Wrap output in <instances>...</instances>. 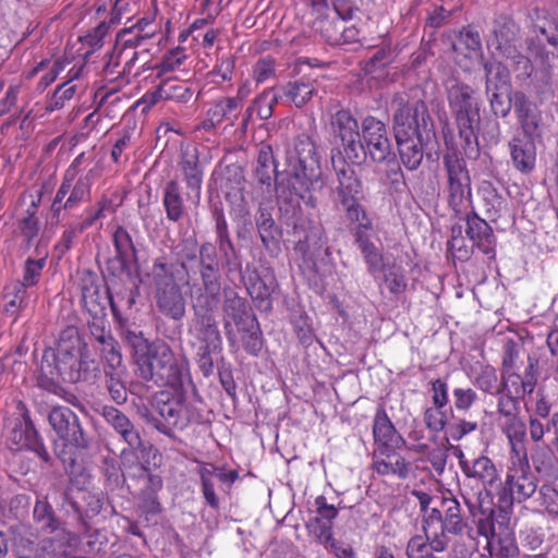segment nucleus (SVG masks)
<instances>
[{
    "mask_svg": "<svg viewBox=\"0 0 558 558\" xmlns=\"http://www.w3.org/2000/svg\"><path fill=\"white\" fill-rule=\"evenodd\" d=\"M100 376L99 363L92 357L88 345L74 326L65 327L56 348H46L38 366L36 385L73 403L76 397L68 393L60 380L70 384H94Z\"/></svg>",
    "mask_w": 558,
    "mask_h": 558,
    "instance_id": "1",
    "label": "nucleus"
},
{
    "mask_svg": "<svg viewBox=\"0 0 558 558\" xmlns=\"http://www.w3.org/2000/svg\"><path fill=\"white\" fill-rule=\"evenodd\" d=\"M391 110V128L399 158L408 170H417L424 158V148L436 138L427 105L421 99H410L407 94H396Z\"/></svg>",
    "mask_w": 558,
    "mask_h": 558,
    "instance_id": "2",
    "label": "nucleus"
},
{
    "mask_svg": "<svg viewBox=\"0 0 558 558\" xmlns=\"http://www.w3.org/2000/svg\"><path fill=\"white\" fill-rule=\"evenodd\" d=\"M448 105L457 126L463 154L476 158L480 154L478 135L497 143L500 137L499 121L481 118V100L470 85L456 81L447 88Z\"/></svg>",
    "mask_w": 558,
    "mask_h": 558,
    "instance_id": "3",
    "label": "nucleus"
},
{
    "mask_svg": "<svg viewBox=\"0 0 558 558\" xmlns=\"http://www.w3.org/2000/svg\"><path fill=\"white\" fill-rule=\"evenodd\" d=\"M288 182L294 194L311 208H316V191L324 186L320 157L314 141L307 135L295 138L293 148L287 153Z\"/></svg>",
    "mask_w": 558,
    "mask_h": 558,
    "instance_id": "4",
    "label": "nucleus"
},
{
    "mask_svg": "<svg viewBox=\"0 0 558 558\" xmlns=\"http://www.w3.org/2000/svg\"><path fill=\"white\" fill-rule=\"evenodd\" d=\"M189 390L156 392L151 398V410L145 408L141 411V416L159 433L175 439V430L182 432L204 421L202 411L187 400Z\"/></svg>",
    "mask_w": 558,
    "mask_h": 558,
    "instance_id": "5",
    "label": "nucleus"
},
{
    "mask_svg": "<svg viewBox=\"0 0 558 558\" xmlns=\"http://www.w3.org/2000/svg\"><path fill=\"white\" fill-rule=\"evenodd\" d=\"M179 167L189 191L183 193L175 179L168 181L162 190V206L167 219L171 222H179L186 215V202L192 201L197 204L201 199L203 170L197 154L183 153Z\"/></svg>",
    "mask_w": 558,
    "mask_h": 558,
    "instance_id": "6",
    "label": "nucleus"
},
{
    "mask_svg": "<svg viewBox=\"0 0 558 558\" xmlns=\"http://www.w3.org/2000/svg\"><path fill=\"white\" fill-rule=\"evenodd\" d=\"M51 429L56 433L58 440L53 441V452L56 457L63 463L70 461L74 463V459L69 457V452H83L90 448L92 434L87 429L81 417L68 407H53L47 416Z\"/></svg>",
    "mask_w": 558,
    "mask_h": 558,
    "instance_id": "7",
    "label": "nucleus"
},
{
    "mask_svg": "<svg viewBox=\"0 0 558 558\" xmlns=\"http://www.w3.org/2000/svg\"><path fill=\"white\" fill-rule=\"evenodd\" d=\"M529 16V35L524 39L526 54L546 72V83L549 85L556 54L547 47L558 51V19L539 8L533 9Z\"/></svg>",
    "mask_w": 558,
    "mask_h": 558,
    "instance_id": "8",
    "label": "nucleus"
},
{
    "mask_svg": "<svg viewBox=\"0 0 558 558\" xmlns=\"http://www.w3.org/2000/svg\"><path fill=\"white\" fill-rule=\"evenodd\" d=\"M151 276L158 310L168 318L181 320L185 316L186 301L178 282L181 279L180 266L158 257L154 260Z\"/></svg>",
    "mask_w": 558,
    "mask_h": 558,
    "instance_id": "9",
    "label": "nucleus"
},
{
    "mask_svg": "<svg viewBox=\"0 0 558 558\" xmlns=\"http://www.w3.org/2000/svg\"><path fill=\"white\" fill-rule=\"evenodd\" d=\"M520 33L519 24L511 16L500 14L493 21L487 45L494 47L499 56L511 61L514 70H521L522 74L529 77L533 71V63L530 57L521 51Z\"/></svg>",
    "mask_w": 558,
    "mask_h": 558,
    "instance_id": "10",
    "label": "nucleus"
},
{
    "mask_svg": "<svg viewBox=\"0 0 558 558\" xmlns=\"http://www.w3.org/2000/svg\"><path fill=\"white\" fill-rule=\"evenodd\" d=\"M445 146L442 162L447 175L448 204L458 214L465 202H472L471 177L453 140L445 137Z\"/></svg>",
    "mask_w": 558,
    "mask_h": 558,
    "instance_id": "11",
    "label": "nucleus"
},
{
    "mask_svg": "<svg viewBox=\"0 0 558 558\" xmlns=\"http://www.w3.org/2000/svg\"><path fill=\"white\" fill-rule=\"evenodd\" d=\"M331 165L338 182L336 186L337 202L345 213L347 219L365 218V209L360 204L363 194L362 181L355 170L344 160L340 151L338 158L332 154Z\"/></svg>",
    "mask_w": 558,
    "mask_h": 558,
    "instance_id": "12",
    "label": "nucleus"
},
{
    "mask_svg": "<svg viewBox=\"0 0 558 558\" xmlns=\"http://www.w3.org/2000/svg\"><path fill=\"white\" fill-rule=\"evenodd\" d=\"M220 301V299L192 296L193 317L189 332L208 347H221L222 339L216 319Z\"/></svg>",
    "mask_w": 558,
    "mask_h": 558,
    "instance_id": "13",
    "label": "nucleus"
},
{
    "mask_svg": "<svg viewBox=\"0 0 558 558\" xmlns=\"http://www.w3.org/2000/svg\"><path fill=\"white\" fill-rule=\"evenodd\" d=\"M123 341L132 351L136 375L146 380L156 383V375L160 371L161 350L167 347L165 341L150 342L142 331H128Z\"/></svg>",
    "mask_w": 558,
    "mask_h": 558,
    "instance_id": "14",
    "label": "nucleus"
},
{
    "mask_svg": "<svg viewBox=\"0 0 558 558\" xmlns=\"http://www.w3.org/2000/svg\"><path fill=\"white\" fill-rule=\"evenodd\" d=\"M17 410L21 411V418L14 422L13 427L7 435L8 448L12 451H33L43 462L51 464L52 458L45 446L44 439L36 429L25 403L20 401Z\"/></svg>",
    "mask_w": 558,
    "mask_h": 558,
    "instance_id": "15",
    "label": "nucleus"
},
{
    "mask_svg": "<svg viewBox=\"0 0 558 558\" xmlns=\"http://www.w3.org/2000/svg\"><path fill=\"white\" fill-rule=\"evenodd\" d=\"M538 486V480L529 468L507 474L505 482L496 493L500 517L506 519L512 511L514 502L521 504L531 498Z\"/></svg>",
    "mask_w": 558,
    "mask_h": 558,
    "instance_id": "16",
    "label": "nucleus"
},
{
    "mask_svg": "<svg viewBox=\"0 0 558 558\" xmlns=\"http://www.w3.org/2000/svg\"><path fill=\"white\" fill-rule=\"evenodd\" d=\"M142 280L137 276L129 274V280L121 282L110 281L109 305L116 322L119 324L122 340L128 331H141L135 324L129 322L123 313L132 311L141 295L140 286Z\"/></svg>",
    "mask_w": 558,
    "mask_h": 558,
    "instance_id": "17",
    "label": "nucleus"
},
{
    "mask_svg": "<svg viewBox=\"0 0 558 558\" xmlns=\"http://www.w3.org/2000/svg\"><path fill=\"white\" fill-rule=\"evenodd\" d=\"M364 148L368 159L374 163H383L389 156L395 155L388 126L375 117L368 116L362 121Z\"/></svg>",
    "mask_w": 558,
    "mask_h": 558,
    "instance_id": "18",
    "label": "nucleus"
},
{
    "mask_svg": "<svg viewBox=\"0 0 558 558\" xmlns=\"http://www.w3.org/2000/svg\"><path fill=\"white\" fill-rule=\"evenodd\" d=\"M78 280L83 307L93 318H105L106 307L109 304L110 283L102 290L104 279L89 269L81 271Z\"/></svg>",
    "mask_w": 558,
    "mask_h": 558,
    "instance_id": "19",
    "label": "nucleus"
},
{
    "mask_svg": "<svg viewBox=\"0 0 558 558\" xmlns=\"http://www.w3.org/2000/svg\"><path fill=\"white\" fill-rule=\"evenodd\" d=\"M159 357L160 371L156 375V385L169 386L172 390L191 389L195 392L196 389L190 378L187 363L184 360L177 357L168 344L161 350Z\"/></svg>",
    "mask_w": 558,
    "mask_h": 558,
    "instance_id": "20",
    "label": "nucleus"
},
{
    "mask_svg": "<svg viewBox=\"0 0 558 558\" xmlns=\"http://www.w3.org/2000/svg\"><path fill=\"white\" fill-rule=\"evenodd\" d=\"M513 110L524 137L532 141L542 140L544 129L543 112L523 90H517Z\"/></svg>",
    "mask_w": 558,
    "mask_h": 558,
    "instance_id": "21",
    "label": "nucleus"
},
{
    "mask_svg": "<svg viewBox=\"0 0 558 558\" xmlns=\"http://www.w3.org/2000/svg\"><path fill=\"white\" fill-rule=\"evenodd\" d=\"M373 436L377 445V449L373 453L374 458L377 454L391 458V456H395L396 450L405 446V440L396 430L385 410H379L375 415Z\"/></svg>",
    "mask_w": 558,
    "mask_h": 558,
    "instance_id": "22",
    "label": "nucleus"
},
{
    "mask_svg": "<svg viewBox=\"0 0 558 558\" xmlns=\"http://www.w3.org/2000/svg\"><path fill=\"white\" fill-rule=\"evenodd\" d=\"M463 474L470 480H476L482 484L477 490V499L490 497L492 488L499 480V474L494 462L486 456H481L470 463H464Z\"/></svg>",
    "mask_w": 558,
    "mask_h": 558,
    "instance_id": "23",
    "label": "nucleus"
},
{
    "mask_svg": "<svg viewBox=\"0 0 558 558\" xmlns=\"http://www.w3.org/2000/svg\"><path fill=\"white\" fill-rule=\"evenodd\" d=\"M77 493L82 495L83 505L76 500L73 495L74 489L71 487L63 490L62 498L77 514L80 525L94 523L93 519L97 517L102 509V497L99 494L85 490H77Z\"/></svg>",
    "mask_w": 558,
    "mask_h": 558,
    "instance_id": "24",
    "label": "nucleus"
},
{
    "mask_svg": "<svg viewBox=\"0 0 558 558\" xmlns=\"http://www.w3.org/2000/svg\"><path fill=\"white\" fill-rule=\"evenodd\" d=\"M242 281L246 288L247 293L255 303V306L263 312H270L272 308L271 282H267L262 278L256 268H246L240 272Z\"/></svg>",
    "mask_w": 558,
    "mask_h": 558,
    "instance_id": "25",
    "label": "nucleus"
},
{
    "mask_svg": "<svg viewBox=\"0 0 558 558\" xmlns=\"http://www.w3.org/2000/svg\"><path fill=\"white\" fill-rule=\"evenodd\" d=\"M465 233L478 250L485 255L495 254L496 238L493 228L482 219L475 211L465 217Z\"/></svg>",
    "mask_w": 558,
    "mask_h": 558,
    "instance_id": "26",
    "label": "nucleus"
},
{
    "mask_svg": "<svg viewBox=\"0 0 558 558\" xmlns=\"http://www.w3.org/2000/svg\"><path fill=\"white\" fill-rule=\"evenodd\" d=\"M481 63L485 74V94L513 90L510 71L506 64L496 59L486 60L484 58Z\"/></svg>",
    "mask_w": 558,
    "mask_h": 558,
    "instance_id": "27",
    "label": "nucleus"
},
{
    "mask_svg": "<svg viewBox=\"0 0 558 558\" xmlns=\"http://www.w3.org/2000/svg\"><path fill=\"white\" fill-rule=\"evenodd\" d=\"M511 160L514 168L522 173H530L535 168V141L513 137L509 142Z\"/></svg>",
    "mask_w": 558,
    "mask_h": 558,
    "instance_id": "28",
    "label": "nucleus"
},
{
    "mask_svg": "<svg viewBox=\"0 0 558 558\" xmlns=\"http://www.w3.org/2000/svg\"><path fill=\"white\" fill-rule=\"evenodd\" d=\"M256 229L266 251L279 250L281 231L276 225L271 213L266 207H259L255 218Z\"/></svg>",
    "mask_w": 558,
    "mask_h": 558,
    "instance_id": "29",
    "label": "nucleus"
},
{
    "mask_svg": "<svg viewBox=\"0 0 558 558\" xmlns=\"http://www.w3.org/2000/svg\"><path fill=\"white\" fill-rule=\"evenodd\" d=\"M147 52V49L138 52L134 48H129L128 45L123 46L116 41L112 51L108 53L109 61L105 69L112 74L117 72L118 75L130 73L138 57Z\"/></svg>",
    "mask_w": 558,
    "mask_h": 558,
    "instance_id": "30",
    "label": "nucleus"
},
{
    "mask_svg": "<svg viewBox=\"0 0 558 558\" xmlns=\"http://www.w3.org/2000/svg\"><path fill=\"white\" fill-rule=\"evenodd\" d=\"M440 508L444 512L442 530L448 531L452 535H461L466 527V523L462 517L460 502L451 497H442L440 499Z\"/></svg>",
    "mask_w": 558,
    "mask_h": 558,
    "instance_id": "31",
    "label": "nucleus"
},
{
    "mask_svg": "<svg viewBox=\"0 0 558 558\" xmlns=\"http://www.w3.org/2000/svg\"><path fill=\"white\" fill-rule=\"evenodd\" d=\"M32 547L38 558H66L71 554L70 539L64 535L32 541Z\"/></svg>",
    "mask_w": 558,
    "mask_h": 558,
    "instance_id": "32",
    "label": "nucleus"
},
{
    "mask_svg": "<svg viewBox=\"0 0 558 558\" xmlns=\"http://www.w3.org/2000/svg\"><path fill=\"white\" fill-rule=\"evenodd\" d=\"M202 286L195 290L192 296H206L220 299L221 292V265L198 267Z\"/></svg>",
    "mask_w": 558,
    "mask_h": 558,
    "instance_id": "33",
    "label": "nucleus"
},
{
    "mask_svg": "<svg viewBox=\"0 0 558 558\" xmlns=\"http://www.w3.org/2000/svg\"><path fill=\"white\" fill-rule=\"evenodd\" d=\"M248 310H252V307L246 299L240 296L234 291L225 293L222 302L223 327L229 341H233L235 337L233 328L230 325V318L238 314L248 313Z\"/></svg>",
    "mask_w": 558,
    "mask_h": 558,
    "instance_id": "34",
    "label": "nucleus"
},
{
    "mask_svg": "<svg viewBox=\"0 0 558 558\" xmlns=\"http://www.w3.org/2000/svg\"><path fill=\"white\" fill-rule=\"evenodd\" d=\"M254 175L259 184L266 186H270L277 179L278 170L271 146L262 145L259 147Z\"/></svg>",
    "mask_w": 558,
    "mask_h": 558,
    "instance_id": "35",
    "label": "nucleus"
},
{
    "mask_svg": "<svg viewBox=\"0 0 558 558\" xmlns=\"http://www.w3.org/2000/svg\"><path fill=\"white\" fill-rule=\"evenodd\" d=\"M363 141L364 136L361 131L356 135L339 143V147L333 148L331 155L333 154L338 158L340 151L347 162L350 161L352 165L361 166L368 159Z\"/></svg>",
    "mask_w": 558,
    "mask_h": 558,
    "instance_id": "36",
    "label": "nucleus"
},
{
    "mask_svg": "<svg viewBox=\"0 0 558 558\" xmlns=\"http://www.w3.org/2000/svg\"><path fill=\"white\" fill-rule=\"evenodd\" d=\"M293 235L298 239V245L307 248L312 245H317L322 236L320 225L303 215L296 217L293 222Z\"/></svg>",
    "mask_w": 558,
    "mask_h": 558,
    "instance_id": "37",
    "label": "nucleus"
},
{
    "mask_svg": "<svg viewBox=\"0 0 558 558\" xmlns=\"http://www.w3.org/2000/svg\"><path fill=\"white\" fill-rule=\"evenodd\" d=\"M2 298L5 301L3 311L7 315L17 317L19 313L28 305L27 290L19 280L4 287Z\"/></svg>",
    "mask_w": 558,
    "mask_h": 558,
    "instance_id": "38",
    "label": "nucleus"
},
{
    "mask_svg": "<svg viewBox=\"0 0 558 558\" xmlns=\"http://www.w3.org/2000/svg\"><path fill=\"white\" fill-rule=\"evenodd\" d=\"M81 529L86 553L96 555L106 551L110 542V533L107 530L96 527L95 523H86L81 525ZM111 536L113 535L111 534Z\"/></svg>",
    "mask_w": 558,
    "mask_h": 558,
    "instance_id": "39",
    "label": "nucleus"
},
{
    "mask_svg": "<svg viewBox=\"0 0 558 558\" xmlns=\"http://www.w3.org/2000/svg\"><path fill=\"white\" fill-rule=\"evenodd\" d=\"M383 163H385V168L380 177L381 183L387 186L391 193L402 192L407 187V183L400 165L402 163L401 160L399 161L395 154L389 156Z\"/></svg>",
    "mask_w": 558,
    "mask_h": 558,
    "instance_id": "40",
    "label": "nucleus"
},
{
    "mask_svg": "<svg viewBox=\"0 0 558 558\" xmlns=\"http://www.w3.org/2000/svg\"><path fill=\"white\" fill-rule=\"evenodd\" d=\"M240 110V99L223 98L209 109V119L207 121L211 122V126L222 121H227L230 125H233L239 118Z\"/></svg>",
    "mask_w": 558,
    "mask_h": 558,
    "instance_id": "41",
    "label": "nucleus"
},
{
    "mask_svg": "<svg viewBox=\"0 0 558 558\" xmlns=\"http://www.w3.org/2000/svg\"><path fill=\"white\" fill-rule=\"evenodd\" d=\"M158 96L163 97V100L187 102L193 96V90L187 82H181L177 77H168L159 84Z\"/></svg>",
    "mask_w": 558,
    "mask_h": 558,
    "instance_id": "42",
    "label": "nucleus"
},
{
    "mask_svg": "<svg viewBox=\"0 0 558 558\" xmlns=\"http://www.w3.org/2000/svg\"><path fill=\"white\" fill-rule=\"evenodd\" d=\"M33 519L45 532L52 533L61 529L62 522L57 517L47 497L37 499L33 510Z\"/></svg>",
    "mask_w": 558,
    "mask_h": 558,
    "instance_id": "43",
    "label": "nucleus"
},
{
    "mask_svg": "<svg viewBox=\"0 0 558 558\" xmlns=\"http://www.w3.org/2000/svg\"><path fill=\"white\" fill-rule=\"evenodd\" d=\"M517 90L518 89L501 90L486 94L490 112L494 116L493 120L498 121V119L509 117L511 109L514 108L515 105Z\"/></svg>",
    "mask_w": 558,
    "mask_h": 558,
    "instance_id": "44",
    "label": "nucleus"
},
{
    "mask_svg": "<svg viewBox=\"0 0 558 558\" xmlns=\"http://www.w3.org/2000/svg\"><path fill=\"white\" fill-rule=\"evenodd\" d=\"M121 439L126 444L125 448H132L133 450H140L143 457L153 456V460H161V456L158 450L149 442L142 438L140 429L131 423L126 432L117 433Z\"/></svg>",
    "mask_w": 558,
    "mask_h": 558,
    "instance_id": "45",
    "label": "nucleus"
},
{
    "mask_svg": "<svg viewBox=\"0 0 558 558\" xmlns=\"http://www.w3.org/2000/svg\"><path fill=\"white\" fill-rule=\"evenodd\" d=\"M331 128L333 137L336 141H339V143L360 132L357 121L348 110H338L331 117Z\"/></svg>",
    "mask_w": 558,
    "mask_h": 558,
    "instance_id": "46",
    "label": "nucleus"
},
{
    "mask_svg": "<svg viewBox=\"0 0 558 558\" xmlns=\"http://www.w3.org/2000/svg\"><path fill=\"white\" fill-rule=\"evenodd\" d=\"M120 468L121 470H136L138 471L137 476H144V473L148 472V465H158L157 460H153V456L143 457L140 450H133L132 448H123L120 454Z\"/></svg>",
    "mask_w": 558,
    "mask_h": 558,
    "instance_id": "47",
    "label": "nucleus"
},
{
    "mask_svg": "<svg viewBox=\"0 0 558 558\" xmlns=\"http://www.w3.org/2000/svg\"><path fill=\"white\" fill-rule=\"evenodd\" d=\"M383 279L396 300L405 292L408 287L407 279L402 267L396 263L383 266Z\"/></svg>",
    "mask_w": 558,
    "mask_h": 558,
    "instance_id": "48",
    "label": "nucleus"
},
{
    "mask_svg": "<svg viewBox=\"0 0 558 558\" xmlns=\"http://www.w3.org/2000/svg\"><path fill=\"white\" fill-rule=\"evenodd\" d=\"M283 93L298 108H302L314 96L316 88L312 82L298 80L284 85Z\"/></svg>",
    "mask_w": 558,
    "mask_h": 558,
    "instance_id": "49",
    "label": "nucleus"
},
{
    "mask_svg": "<svg viewBox=\"0 0 558 558\" xmlns=\"http://www.w3.org/2000/svg\"><path fill=\"white\" fill-rule=\"evenodd\" d=\"M500 395L498 399V412L508 418H515L520 411L519 399L521 397L512 395V390L508 387L507 381L501 383L500 387L496 390Z\"/></svg>",
    "mask_w": 558,
    "mask_h": 558,
    "instance_id": "50",
    "label": "nucleus"
},
{
    "mask_svg": "<svg viewBox=\"0 0 558 558\" xmlns=\"http://www.w3.org/2000/svg\"><path fill=\"white\" fill-rule=\"evenodd\" d=\"M112 241L117 255L137 263V250L131 234L125 228L119 226L112 234Z\"/></svg>",
    "mask_w": 558,
    "mask_h": 558,
    "instance_id": "51",
    "label": "nucleus"
},
{
    "mask_svg": "<svg viewBox=\"0 0 558 558\" xmlns=\"http://www.w3.org/2000/svg\"><path fill=\"white\" fill-rule=\"evenodd\" d=\"M483 502H484V499H478V512L482 517L478 518L475 521V523H476L477 533L488 539L487 548L490 549L492 548L490 541H494L495 537L499 533H497L496 529H495V521H494L495 509L494 508H485Z\"/></svg>",
    "mask_w": 558,
    "mask_h": 558,
    "instance_id": "52",
    "label": "nucleus"
},
{
    "mask_svg": "<svg viewBox=\"0 0 558 558\" xmlns=\"http://www.w3.org/2000/svg\"><path fill=\"white\" fill-rule=\"evenodd\" d=\"M218 253L221 254L223 265L228 268L229 272H242V262L240 252L235 248L232 239L216 241Z\"/></svg>",
    "mask_w": 558,
    "mask_h": 558,
    "instance_id": "53",
    "label": "nucleus"
},
{
    "mask_svg": "<svg viewBox=\"0 0 558 558\" xmlns=\"http://www.w3.org/2000/svg\"><path fill=\"white\" fill-rule=\"evenodd\" d=\"M241 333V342L244 350L253 355L257 356L263 349V333L259 327V323L256 322L251 326L239 331Z\"/></svg>",
    "mask_w": 558,
    "mask_h": 558,
    "instance_id": "54",
    "label": "nucleus"
},
{
    "mask_svg": "<svg viewBox=\"0 0 558 558\" xmlns=\"http://www.w3.org/2000/svg\"><path fill=\"white\" fill-rule=\"evenodd\" d=\"M48 257V253H44L39 258L28 257L24 263V271L23 279L19 280L20 283L27 290L28 287H33L37 284L39 278L41 277V272L44 267L46 266V260Z\"/></svg>",
    "mask_w": 558,
    "mask_h": 558,
    "instance_id": "55",
    "label": "nucleus"
},
{
    "mask_svg": "<svg viewBox=\"0 0 558 558\" xmlns=\"http://www.w3.org/2000/svg\"><path fill=\"white\" fill-rule=\"evenodd\" d=\"M97 175L96 170H89V172L84 177L80 178L75 185L71 189V194L65 201L63 208H72L78 202L84 201L90 193V184L92 179Z\"/></svg>",
    "mask_w": 558,
    "mask_h": 558,
    "instance_id": "56",
    "label": "nucleus"
},
{
    "mask_svg": "<svg viewBox=\"0 0 558 558\" xmlns=\"http://www.w3.org/2000/svg\"><path fill=\"white\" fill-rule=\"evenodd\" d=\"M40 221L31 217H23L17 221L16 233L23 236L21 250L27 251L33 245V241L39 233Z\"/></svg>",
    "mask_w": 558,
    "mask_h": 558,
    "instance_id": "57",
    "label": "nucleus"
},
{
    "mask_svg": "<svg viewBox=\"0 0 558 558\" xmlns=\"http://www.w3.org/2000/svg\"><path fill=\"white\" fill-rule=\"evenodd\" d=\"M454 50L464 47L470 52H477L482 49V39L480 33L472 26H464L458 36L456 43L452 44Z\"/></svg>",
    "mask_w": 558,
    "mask_h": 558,
    "instance_id": "58",
    "label": "nucleus"
},
{
    "mask_svg": "<svg viewBox=\"0 0 558 558\" xmlns=\"http://www.w3.org/2000/svg\"><path fill=\"white\" fill-rule=\"evenodd\" d=\"M131 263L133 262L117 254L109 257L106 262V270L113 278L111 281L129 280V274H132Z\"/></svg>",
    "mask_w": 558,
    "mask_h": 558,
    "instance_id": "59",
    "label": "nucleus"
},
{
    "mask_svg": "<svg viewBox=\"0 0 558 558\" xmlns=\"http://www.w3.org/2000/svg\"><path fill=\"white\" fill-rule=\"evenodd\" d=\"M538 500L549 517H558V490L554 486L542 485L538 489Z\"/></svg>",
    "mask_w": 558,
    "mask_h": 558,
    "instance_id": "60",
    "label": "nucleus"
},
{
    "mask_svg": "<svg viewBox=\"0 0 558 558\" xmlns=\"http://www.w3.org/2000/svg\"><path fill=\"white\" fill-rule=\"evenodd\" d=\"M100 414L105 418L106 423L109 424L116 433H122V430L126 432L128 426L132 423L123 412L114 407H102Z\"/></svg>",
    "mask_w": 558,
    "mask_h": 558,
    "instance_id": "61",
    "label": "nucleus"
},
{
    "mask_svg": "<svg viewBox=\"0 0 558 558\" xmlns=\"http://www.w3.org/2000/svg\"><path fill=\"white\" fill-rule=\"evenodd\" d=\"M106 388L113 402L117 404H123L126 402V387L116 373L106 372Z\"/></svg>",
    "mask_w": 558,
    "mask_h": 558,
    "instance_id": "62",
    "label": "nucleus"
},
{
    "mask_svg": "<svg viewBox=\"0 0 558 558\" xmlns=\"http://www.w3.org/2000/svg\"><path fill=\"white\" fill-rule=\"evenodd\" d=\"M424 423L429 430L434 433H439L444 430L448 425V416L444 411V408L433 405L425 410Z\"/></svg>",
    "mask_w": 558,
    "mask_h": 558,
    "instance_id": "63",
    "label": "nucleus"
},
{
    "mask_svg": "<svg viewBox=\"0 0 558 558\" xmlns=\"http://www.w3.org/2000/svg\"><path fill=\"white\" fill-rule=\"evenodd\" d=\"M75 92V85H70V82L63 83L54 90L52 97L47 101L46 109L48 111H54L63 108L65 101L72 99Z\"/></svg>",
    "mask_w": 558,
    "mask_h": 558,
    "instance_id": "64",
    "label": "nucleus"
}]
</instances>
